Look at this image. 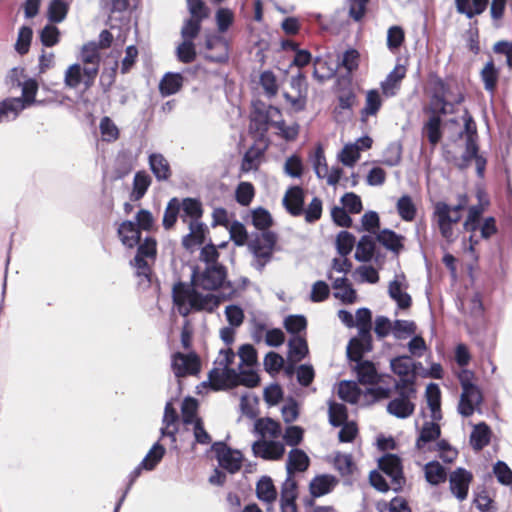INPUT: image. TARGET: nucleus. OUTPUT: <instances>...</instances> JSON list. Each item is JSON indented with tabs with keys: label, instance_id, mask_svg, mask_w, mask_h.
I'll return each instance as SVG.
<instances>
[{
	"label": "nucleus",
	"instance_id": "f257e3e1",
	"mask_svg": "<svg viewBox=\"0 0 512 512\" xmlns=\"http://www.w3.org/2000/svg\"><path fill=\"white\" fill-rule=\"evenodd\" d=\"M469 202L466 194L458 196V203L450 206L444 202H438L435 205L434 217L437 222L441 236L449 244L456 241L459 231L456 226L461 219V210H463Z\"/></svg>",
	"mask_w": 512,
	"mask_h": 512
},
{
	"label": "nucleus",
	"instance_id": "f03ea898",
	"mask_svg": "<svg viewBox=\"0 0 512 512\" xmlns=\"http://www.w3.org/2000/svg\"><path fill=\"white\" fill-rule=\"evenodd\" d=\"M196 290H191L183 283L174 285L173 300L182 316H187L192 309L212 311L218 306V300L214 295H201Z\"/></svg>",
	"mask_w": 512,
	"mask_h": 512
},
{
	"label": "nucleus",
	"instance_id": "7ed1b4c3",
	"mask_svg": "<svg viewBox=\"0 0 512 512\" xmlns=\"http://www.w3.org/2000/svg\"><path fill=\"white\" fill-rule=\"evenodd\" d=\"M354 325L358 328V336L351 339L347 347L348 357L359 362L365 352L371 350V312L366 308L358 309Z\"/></svg>",
	"mask_w": 512,
	"mask_h": 512
},
{
	"label": "nucleus",
	"instance_id": "20e7f679",
	"mask_svg": "<svg viewBox=\"0 0 512 512\" xmlns=\"http://www.w3.org/2000/svg\"><path fill=\"white\" fill-rule=\"evenodd\" d=\"M458 379L462 388L458 412L464 417H469L473 413L480 411L483 400L482 393L475 384V376L472 371L462 369L458 373Z\"/></svg>",
	"mask_w": 512,
	"mask_h": 512
},
{
	"label": "nucleus",
	"instance_id": "39448f33",
	"mask_svg": "<svg viewBox=\"0 0 512 512\" xmlns=\"http://www.w3.org/2000/svg\"><path fill=\"white\" fill-rule=\"evenodd\" d=\"M463 120L465 129L460 132V139L465 143V151L462 153L461 160L457 165L460 168H466L474 162L477 174L482 177L486 166V160L477 154L478 148L475 142L476 125L468 113L464 114Z\"/></svg>",
	"mask_w": 512,
	"mask_h": 512
},
{
	"label": "nucleus",
	"instance_id": "423d86ee",
	"mask_svg": "<svg viewBox=\"0 0 512 512\" xmlns=\"http://www.w3.org/2000/svg\"><path fill=\"white\" fill-rule=\"evenodd\" d=\"M226 278V272L222 265L213 264L199 272L194 271L192 284L195 289L215 290L222 286Z\"/></svg>",
	"mask_w": 512,
	"mask_h": 512
},
{
	"label": "nucleus",
	"instance_id": "0eeeda50",
	"mask_svg": "<svg viewBox=\"0 0 512 512\" xmlns=\"http://www.w3.org/2000/svg\"><path fill=\"white\" fill-rule=\"evenodd\" d=\"M235 358V354L231 349H223L220 351L215 360V367L210 372V381L218 389L226 386L228 380L232 378L235 370L230 367Z\"/></svg>",
	"mask_w": 512,
	"mask_h": 512
},
{
	"label": "nucleus",
	"instance_id": "6e6552de",
	"mask_svg": "<svg viewBox=\"0 0 512 512\" xmlns=\"http://www.w3.org/2000/svg\"><path fill=\"white\" fill-rule=\"evenodd\" d=\"M399 396L391 400L387 405V411L397 418L409 417L415 409L412 399L415 397L414 386L397 388Z\"/></svg>",
	"mask_w": 512,
	"mask_h": 512
},
{
	"label": "nucleus",
	"instance_id": "1a4fd4ad",
	"mask_svg": "<svg viewBox=\"0 0 512 512\" xmlns=\"http://www.w3.org/2000/svg\"><path fill=\"white\" fill-rule=\"evenodd\" d=\"M81 60L88 64L84 68L85 86L88 88L93 84L99 71L100 54L97 43L90 42L82 47Z\"/></svg>",
	"mask_w": 512,
	"mask_h": 512
},
{
	"label": "nucleus",
	"instance_id": "9d476101",
	"mask_svg": "<svg viewBox=\"0 0 512 512\" xmlns=\"http://www.w3.org/2000/svg\"><path fill=\"white\" fill-rule=\"evenodd\" d=\"M171 367L178 378L196 375L200 371V360L193 352L188 354L177 352L172 356Z\"/></svg>",
	"mask_w": 512,
	"mask_h": 512
},
{
	"label": "nucleus",
	"instance_id": "9b49d317",
	"mask_svg": "<svg viewBox=\"0 0 512 512\" xmlns=\"http://www.w3.org/2000/svg\"><path fill=\"white\" fill-rule=\"evenodd\" d=\"M255 456L265 460L277 461L285 454V445L281 441L271 439H259L252 445Z\"/></svg>",
	"mask_w": 512,
	"mask_h": 512
},
{
	"label": "nucleus",
	"instance_id": "f8f14e48",
	"mask_svg": "<svg viewBox=\"0 0 512 512\" xmlns=\"http://www.w3.org/2000/svg\"><path fill=\"white\" fill-rule=\"evenodd\" d=\"M212 448L221 467L230 473H235L241 468L243 456L240 451L233 450L223 443H215Z\"/></svg>",
	"mask_w": 512,
	"mask_h": 512
},
{
	"label": "nucleus",
	"instance_id": "ddd939ff",
	"mask_svg": "<svg viewBox=\"0 0 512 512\" xmlns=\"http://www.w3.org/2000/svg\"><path fill=\"white\" fill-rule=\"evenodd\" d=\"M275 237L273 234H263L261 239H257L251 245V251L254 255V266L258 270H262L265 264L270 260L272 255Z\"/></svg>",
	"mask_w": 512,
	"mask_h": 512
},
{
	"label": "nucleus",
	"instance_id": "4468645a",
	"mask_svg": "<svg viewBox=\"0 0 512 512\" xmlns=\"http://www.w3.org/2000/svg\"><path fill=\"white\" fill-rule=\"evenodd\" d=\"M390 366L392 371L400 377V381L396 384V388L413 386L415 365L410 357H396L391 360Z\"/></svg>",
	"mask_w": 512,
	"mask_h": 512
},
{
	"label": "nucleus",
	"instance_id": "2eb2a0df",
	"mask_svg": "<svg viewBox=\"0 0 512 512\" xmlns=\"http://www.w3.org/2000/svg\"><path fill=\"white\" fill-rule=\"evenodd\" d=\"M473 479L472 474L464 468H457L449 476L451 493L459 500L463 501L468 496L470 483Z\"/></svg>",
	"mask_w": 512,
	"mask_h": 512
},
{
	"label": "nucleus",
	"instance_id": "dca6fc26",
	"mask_svg": "<svg viewBox=\"0 0 512 512\" xmlns=\"http://www.w3.org/2000/svg\"><path fill=\"white\" fill-rule=\"evenodd\" d=\"M408 284L404 274H398L390 282L389 296L397 303L400 309H407L411 305V297L407 293Z\"/></svg>",
	"mask_w": 512,
	"mask_h": 512
},
{
	"label": "nucleus",
	"instance_id": "f3484780",
	"mask_svg": "<svg viewBox=\"0 0 512 512\" xmlns=\"http://www.w3.org/2000/svg\"><path fill=\"white\" fill-rule=\"evenodd\" d=\"M189 234L183 237L182 244L187 250H193L205 241L208 228L201 221H189Z\"/></svg>",
	"mask_w": 512,
	"mask_h": 512
},
{
	"label": "nucleus",
	"instance_id": "a211bd4d",
	"mask_svg": "<svg viewBox=\"0 0 512 512\" xmlns=\"http://www.w3.org/2000/svg\"><path fill=\"white\" fill-rule=\"evenodd\" d=\"M328 278L332 280V287L334 289V297L341 300L345 304L354 303L356 300V292L351 287L348 279L343 277L334 278L332 272H329Z\"/></svg>",
	"mask_w": 512,
	"mask_h": 512
},
{
	"label": "nucleus",
	"instance_id": "6ab92c4d",
	"mask_svg": "<svg viewBox=\"0 0 512 512\" xmlns=\"http://www.w3.org/2000/svg\"><path fill=\"white\" fill-rule=\"evenodd\" d=\"M179 418L176 409L171 401L167 402L164 409V415L161 427V436L170 437L172 441H176V433L178 432Z\"/></svg>",
	"mask_w": 512,
	"mask_h": 512
},
{
	"label": "nucleus",
	"instance_id": "aec40b11",
	"mask_svg": "<svg viewBox=\"0 0 512 512\" xmlns=\"http://www.w3.org/2000/svg\"><path fill=\"white\" fill-rule=\"evenodd\" d=\"M165 454V448L159 443H155L150 451L147 453L141 464L132 473V478L127 490L132 485L133 481L140 475L141 469L153 470L155 466L161 461Z\"/></svg>",
	"mask_w": 512,
	"mask_h": 512
},
{
	"label": "nucleus",
	"instance_id": "412c9836",
	"mask_svg": "<svg viewBox=\"0 0 512 512\" xmlns=\"http://www.w3.org/2000/svg\"><path fill=\"white\" fill-rule=\"evenodd\" d=\"M380 469L391 478L395 484L400 485L402 479L401 460L394 454H386L379 460Z\"/></svg>",
	"mask_w": 512,
	"mask_h": 512
},
{
	"label": "nucleus",
	"instance_id": "4be33fe9",
	"mask_svg": "<svg viewBox=\"0 0 512 512\" xmlns=\"http://www.w3.org/2000/svg\"><path fill=\"white\" fill-rule=\"evenodd\" d=\"M254 430L260 435V439L276 440L282 435L280 424L268 417L257 419L254 424Z\"/></svg>",
	"mask_w": 512,
	"mask_h": 512
},
{
	"label": "nucleus",
	"instance_id": "5701e85b",
	"mask_svg": "<svg viewBox=\"0 0 512 512\" xmlns=\"http://www.w3.org/2000/svg\"><path fill=\"white\" fill-rule=\"evenodd\" d=\"M256 495L260 501L266 504L269 512L277 499V491L270 477L264 476L257 482Z\"/></svg>",
	"mask_w": 512,
	"mask_h": 512
},
{
	"label": "nucleus",
	"instance_id": "b1692460",
	"mask_svg": "<svg viewBox=\"0 0 512 512\" xmlns=\"http://www.w3.org/2000/svg\"><path fill=\"white\" fill-rule=\"evenodd\" d=\"M440 436V427L435 422H426L417 439L416 446L419 450L426 452L432 449L431 442L437 440Z\"/></svg>",
	"mask_w": 512,
	"mask_h": 512
},
{
	"label": "nucleus",
	"instance_id": "393cba45",
	"mask_svg": "<svg viewBox=\"0 0 512 512\" xmlns=\"http://www.w3.org/2000/svg\"><path fill=\"white\" fill-rule=\"evenodd\" d=\"M303 203V190L298 186L290 188L283 198V204L286 209L294 216H298L303 212Z\"/></svg>",
	"mask_w": 512,
	"mask_h": 512
},
{
	"label": "nucleus",
	"instance_id": "a878e982",
	"mask_svg": "<svg viewBox=\"0 0 512 512\" xmlns=\"http://www.w3.org/2000/svg\"><path fill=\"white\" fill-rule=\"evenodd\" d=\"M309 463V457L303 450L292 449L288 454L286 462L287 473L291 475L295 472H304L308 469Z\"/></svg>",
	"mask_w": 512,
	"mask_h": 512
},
{
	"label": "nucleus",
	"instance_id": "bb28decb",
	"mask_svg": "<svg viewBox=\"0 0 512 512\" xmlns=\"http://www.w3.org/2000/svg\"><path fill=\"white\" fill-rule=\"evenodd\" d=\"M407 69L402 64H397L394 69L389 73L386 79L381 83V89L386 96L395 94L400 81L405 77Z\"/></svg>",
	"mask_w": 512,
	"mask_h": 512
},
{
	"label": "nucleus",
	"instance_id": "cd10ccee",
	"mask_svg": "<svg viewBox=\"0 0 512 512\" xmlns=\"http://www.w3.org/2000/svg\"><path fill=\"white\" fill-rule=\"evenodd\" d=\"M489 3V0H455L456 9L460 14L473 18L482 14Z\"/></svg>",
	"mask_w": 512,
	"mask_h": 512
},
{
	"label": "nucleus",
	"instance_id": "c85d7f7f",
	"mask_svg": "<svg viewBox=\"0 0 512 512\" xmlns=\"http://www.w3.org/2000/svg\"><path fill=\"white\" fill-rule=\"evenodd\" d=\"M121 242L128 248H133L140 241V231L132 221H124L118 228Z\"/></svg>",
	"mask_w": 512,
	"mask_h": 512
},
{
	"label": "nucleus",
	"instance_id": "c756f323",
	"mask_svg": "<svg viewBox=\"0 0 512 512\" xmlns=\"http://www.w3.org/2000/svg\"><path fill=\"white\" fill-rule=\"evenodd\" d=\"M382 106V98L378 90L372 89L366 92L365 105L361 110V120L367 121L369 116H375Z\"/></svg>",
	"mask_w": 512,
	"mask_h": 512
},
{
	"label": "nucleus",
	"instance_id": "7c9ffc66",
	"mask_svg": "<svg viewBox=\"0 0 512 512\" xmlns=\"http://www.w3.org/2000/svg\"><path fill=\"white\" fill-rule=\"evenodd\" d=\"M336 484L337 479L332 475L317 476L310 483V491L313 496L319 497L332 491Z\"/></svg>",
	"mask_w": 512,
	"mask_h": 512
},
{
	"label": "nucleus",
	"instance_id": "2f4dec72",
	"mask_svg": "<svg viewBox=\"0 0 512 512\" xmlns=\"http://www.w3.org/2000/svg\"><path fill=\"white\" fill-rule=\"evenodd\" d=\"M489 206V200L484 199L481 200V203L477 205H472L468 209V215L463 223V227L466 231L474 232L478 228V222L481 215L485 212L487 207Z\"/></svg>",
	"mask_w": 512,
	"mask_h": 512
},
{
	"label": "nucleus",
	"instance_id": "473e14b6",
	"mask_svg": "<svg viewBox=\"0 0 512 512\" xmlns=\"http://www.w3.org/2000/svg\"><path fill=\"white\" fill-rule=\"evenodd\" d=\"M182 208L183 214L181 215L184 222L188 223L189 221H200L202 217V206L201 203L192 198H186L180 204Z\"/></svg>",
	"mask_w": 512,
	"mask_h": 512
},
{
	"label": "nucleus",
	"instance_id": "72a5a7b5",
	"mask_svg": "<svg viewBox=\"0 0 512 512\" xmlns=\"http://www.w3.org/2000/svg\"><path fill=\"white\" fill-rule=\"evenodd\" d=\"M259 380L258 374L250 367L247 370H241L239 374L235 371L232 378L227 381L226 386L242 384L247 387H255Z\"/></svg>",
	"mask_w": 512,
	"mask_h": 512
},
{
	"label": "nucleus",
	"instance_id": "f704fd0d",
	"mask_svg": "<svg viewBox=\"0 0 512 512\" xmlns=\"http://www.w3.org/2000/svg\"><path fill=\"white\" fill-rule=\"evenodd\" d=\"M149 164L152 172L158 180H166L170 176V166L168 161L161 154H151Z\"/></svg>",
	"mask_w": 512,
	"mask_h": 512
},
{
	"label": "nucleus",
	"instance_id": "c9c22d12",
	"mask_svg": "<svg viewBox=\"0 0 512 512\" xmlns=\"http://www.w3.org/2000/svg\"><path fill=\"white\" fill-rule=\"evenodd\" d=\"M183 77L178 73H167L159 84L163 96L175 94L182 86Z\"/></svg>",
	"mask_w": 512,
	"mask_h": 512
},
{
	"label": "nucleus",
	"instance_id": "e433bc0d",
	"mask_svg": "<svg viewBox=\"0 0 512 512\" xmlns=\"http://www.w3.org/2000/svg\"><path fill=\"white\" fill-rule=\"evenodd\" d=\"M426 398L428 406L431 410V418L439 420L441 418L440 413V389L437 384L431 383L426 388Z\"/></svg>",
	"mask_w": 512,
	"mask_h": 512
},
{
	"label": "nucleus",
	"instance_id": "4c0bfd02",
	"mask_svg": "<svg viewBox=\"0 0 512 512\" xmlns=\"http://www.w3.org/2000/svg\"><path fill=\"white\" fill-rule=\"evenodd\" d=\"M425 478L432 485H438L446 480L444 467L436 461L429 462L424 467Z\"/></svg>",
	"mask_w": 512,
	"mask_h": 512
},
{
	"label": "nucleus",
	"instance_id": "58836bf2",
	"mask_svg": "<svg viewBox=\"0 0 512 512\" xmlns=\"http://www.w3.org/2000/svg\"><path fill=\"white\" fill-rule=\"evenodd\" d=\"M25 108L20 98L4 100L0 103V121L2 119H14Z\"/></svg>",
	"mask_w": 512,
	"mask_h": 512
},
{
	"label": "nucleus",
	"instance_id": "ea45409f",
	"mask_svg": "<svg viewBox=\"0 0 512 512\" xmlns=\"http://www.w3.org/2000/svg\"><path fill=\"white\" fill-rule=\"evenodd\" d=\"M480 74L485 89L488 92L493 93L496 89L499 77V71L495 67L494 63L492 61L487 62L485 66L482 68Z\"/></svg>",
	"mask_w": 512,
	"mask_h": 512
},
{
	"label": "nucleus",
	"instance_id": "a19ab883",
	"mask_svg": "<svg viewBox=\"0 0 512 512\" xmlns=\"http://www.w3.org/2000/svg\"><path fill=\"white\" fill-rule=\"evenodd\" d=\"M490 430L485 423H480L474 426L470 436V442L474 449L481 450L489 443Z\"/></svg>",
	"mask_w": 512,
	"mask_h": 512
},
{
	"label": "nucleus",
	"instance_id": "79ce46f5",
	"mask_svg": "<svg viewBox=\"0 0 512 512\" xmlns=\"http://www.w3.org/2000/svg\"><path fill=\"white\" fill-rule=\"evenodd\" d=\"M360 158V146L357 143L344 145L338 154V160L345 166L352 167Z\"/></svg>",
	"mask_w": 512,
	"mask_h": 512
},
{
	"label": "nucleus",
	"instance_id": "37998d69",
	"mask_svg": "<svg viewBox=\"0 0 512 512\" xmlns=\"http://www.w3.org/2000/svg\"><path fill=\"white\" fill-rule=\"evenodd\" d=\"M81 82L85 84L84 68L80 64L68 66L64 74V83L68 88H76Z\"/></svg>",
	"mask_w": 512,
	"mask_h": 512
},
{
	"label": "nucleus",
	"instance_id": "c03bdc74",
	"mask_svg": "<svg viewBox=\"0 0 512 512\" xmlns=\"http://www.w3.org/2000/svg\"><path fill=\"white\" fill-rule=\"evenodd\" d=\"M374 254V240L372 236H363L357 244L355 258L358 261L367 262Z\"/></svg>",
	"mask_w": 512,
	"mask_h": 512
},
{
	"label": "nucleus",
	"instance_id": "a18cd8bd",
	"mask_svg": "<svg viewBox=\"0 0 512 512\" xmlns=\"http://www.w3.org/2000/svg\"><path fill=\"white\" fill-rule=\"evenodd\" d=\"M399 216L404 221H413L416 216V206L409 195H403L396 204Z\"/></svg>",
	"mask_w": 512,
	"mask_h": 512
},
{
	"label": "nucleus",
	"instance_id": "49530a36",
	"mask_svg": "<svg viewBox=\"0 0 512 512\" xmlns=\"http://www.w3.org/2000/svg\"><path fill=\"white\" fill-rule=\"evenodd\" d=\"M308 353L307 342L301 336H294L289 341V356L290 358L298 362L302 360Z\"/></svg>",
	"mask_w": 512,
	"mask_h": 512
},
{
	"label": "nucleus",
	"instance_id": "de8ad7c7",
	"mask_svg": "<svg viewBox=\"0 0 512 512\" xmlns=\"http://www.w3.org/2000/svg\"><path fill=\"white\" fill-rule=\"evenodd\" d=\"M197 410L198 402L196 399L188 397L183 400L181 412L184 424L192 425L196 419H199L197 417Z\"/></svg>",
	"mask_w": 512,
	"mask_h": 512
},
{
	"label": "nucleus",
	"instance_id": "09e8293b",
	"mask_svg": "<svg viewBox=\"0 0 512 512\" xmlns=\"http://www.w3.org/2000/svg\"><path fill=\"white\" fill-rule=\"evenodd\" d=\"M338 395L341 399L347 402L356 403L359 399L360 393L355 382L343 381L339 384Z\"/></svg>",
	"mask_w": 512,
	"mask_h": 512
},
{
	"label": "nucleus",
	"instance_id": "8fccbe9b",
	"mask_svg": "<svg viewBox=\"0 0 512 512\" xmlns=\"http://www.w3.org/2000/svg\"><path fill=\"white\" fill-rule=\"evenodd\" d=\"M68 7V4L63 0H52L48 9L50 21L55 23L62 22L67 15Z\"/></svg>",
	"mask_w": 512,
	"mask_h": 512
},
{
	"label": "nucleus",
	"instance_id": "3c124183",
	"mask_svg": "<svg viewBox=\"0 0 512 512\" xmlns=\"http://www.w3.org/2000/svg\"><path fill=\"white\" fill-rule=\"evenodd\" d=\"M377 239L385 247L395 252L402 248V237L390 230H384L377 236Z\"/></svg>",
	"mask_w": 512,
	"mask_h": 512
},
{
	"label": "nucleus",
	"instance_id": "603ef678",
	"mask_svg": "<svg viewBox=\"0 0 512 512\" xmlns=\"http://www.w3.org/2000/svg\"><path fill=\"white\" fill-rule=\"evenodd\" d=\"M355 244V237L347 232L341 231L336 238V249L341 256H347Z\"/></svg>",
	"mask_w": 512,
	"mask_h": 512
},
{
	"label": "nucleus",
	"instance_id": "864d4df0",
	"mask_svg": "<svg viewBox=\"0 0 512 512\" xmlns=\"http://www.w3.org/2000/svg\"><path fill=\"white\" fill-rule=\"evenodd\" d=\"M203 20L204 19L193 17H190L189 19L185 20L181 29L182 38L193 41V39H195L200 32L201 23Z\"/></svg>",
	"mask_w": 512,
	"mask_h": 512
},
{
	"label": "nucleus",
	"instance_id": "5fc2aeb1",
	"mask_svg": "<svg viewBox=\"0 0 512 512\" xmlns=\"http://www.w3.org/2000/svg\"><path fill=\"white\" fill-rule=\"evenodd\" d=\"M347 420L346 407L340 403H330L329 421L333 426H341Z\"/></svg>",
	"mask_w": 512,
	"mask_h": 512
},
{
	"label": "nucleus",
	"instance_id": "6e6d98bb",
	"mask_svg": "<svg viewBox=\"0 0 512 512\" xmlns=\"http://www.w3.org/2000/svg\"><path fill=\"white\" fill-rule=\"evenodd\" d=\"M176 52L179 61L183 63H191L196 57L195 46L192 40L183 39Z\"/></svg>",
	"mask_w": 512,
	"mask_h": 512
},
{
	"label": "nucleus",
	"instance_id": "4d7b16f0",
	"mask_svg": "<svg viewBox=\"0 0 512 512\" xmlns=\"http://www.w3.org/2000/svg\"><path fill=\"white\" fill-rule=\"evenodd\" d=\"M312 165L318 178H324L327 175L328 165L321 146H318L314 152Z\"/></svg>",
	"mask_w": 512,
	"mask_h": 512
},
{
	"label": "nucleus",
	"instance_id": "13d9d810",
	"mask_svg": "<svg viewBox=\"0 0 512 512\" xmlns=\"http://www.w3.org/2000/svg\"><path fill=\"white\" fill-rule=\"evenodd\" d=\"M251 218L253 225L259 230H265L272 224V217L270 213L263 208L253 210Z\"/></svg>",
	"mask_w": 512,
	"mask_h": 512
},
{
	"label": "nucleus",
	"instance_id": "bf43d9fd",
	"mask_svg": "<svg viewBox=\"0 0 512 512\" xmlns=\"http://www.w3.org/2000/svg\"><path fill=\"white\" fill-rule=\"evenodd\" d=\"M32 35L33 32L30 27L23 26L20 28L15 44V49L18 53L25 54L28 52L32 40Z\"/></svg>",
	"mask_w": 512,
	"mask_h": 512
},
{
	"label": "nucleus",
	"instance_id": "052dcab7",
	"mask_svg": "<svg viewBox=\"0 0 512 512\" xmlns=\"http://www.w3.org/2000/svg\"><path fill=\"white\" fill-rule=\"evenodd\" d=\"M100 131L104 141H115L119 136V130L109 117H104L100 121Z\"/></svg>",
	"mask_w": 512,
	"mask_h": 512
},
{
	"label": "nucleus",
	"instance_id": "680f3d73",
	"mask_svg": "<svg viewBox=\"0 0 512 512\" xmlns=\"http://www.w3.org/2000/svg\"><path fill=\"white\" fill-rule=\"evenodd\" d=\"M416 331V325L412 321L396 320L393 324L392 332L398 339L413 335Z\"/></svg>",
	"mask_w": 512,
	"mask_h": 512
},
{
	"label": "nucleus",
	"instance_id": "e2e57ef3",
	"mask_svg": "<svg viewBox=\"0 0 512 512\" xmlns=\"http://www.w3.org/2000/svg\"><path fill=\"white\" fill-rule=\"evenodd\" d=\"M180 210V203L176 198L169 201L163 216V225L165 228H171L177 219Z\"/></svg>",
	"mask_w": 512,
	"mask_h": 512
},
{
	"label": "nucleus",
	"instance_id": "0e129e2a",
	"mask_svg": "<svg viewBox=\"0 0 512 512\" xmlns=\"http://www.w3.org/2000/svg\"><path fill=\"white\" fill-rule=\"evenodd\" d=\"M307 321L302 315H289L284 320L285 329L291 334H297L305 330Z\"/></svg>",
	"mask_w": 512,
	"mask_h": 512
},
{
	"label": "nucleus",
	"instance_id": "69168bd1",
	"mask_svg": "<svg viewBox=\"0 0 512 512\" xmlns=\"http://www.w3.org/2000/svg\"><path fill=\"white\" fill-rule=\"evenodd\" d=\"M254 197V187L249 182H241L236 189V200L241 205H249Z\"/></svg>",
	"mask_w": 512,
	"mask_h": 512
},
{
	"label": "nucleus",
	"instance_id": "338daca9",
	"mask_svg": "<svg viewBox=\"0 0 512 512\" xmlns=\"http://www.w3.org/2000/svg\"><path fill=\"white\" fill-rule=\"evenodd\" d=\"M334 466L342 475H349L355 466L349 454L337 453L334 457Z\"/></svg>",
	"mask_w": 512,
	"mask_h": 512
},
{
	"label": "nucleus",
	"instance_id": "774afa93",
	"mask_svg": "<svg viewBox=\"0 0 512 512\" xmlns=\"http://www.w3.org/2000/svg\"><path fill=\"white\" fill-rule=\"evenodd\" d=\"M150 182V177L145 172L136 173L133 183V195L135 199H140L145 194L150 185Z\"/></svg>",
	"mask_w": 512,
	"mask_h": 512
}]
</instances>
